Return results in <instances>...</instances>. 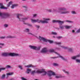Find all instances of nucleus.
Masks as SVG:
<instances>
[{
	"mask_svg": "<svg viewBox=\"0 0 80 80\" xmlns=\"http://www.w3.org/2000/svg\"><path fill=\"white\" fill-rule=\"evenodd\" d=\"M42 20H39L38 19H37L36 20L35 19H31V22L32 23H36V22H38V23H48V21H50V19L47 18H43Z\"/></svg>",
	"mask_w": 80,
	"mask_h": 80,
	"instance_id": "f257e3e1",
	"label": "nucleus"
},
{
	"mask_svg": "<svg viewBox=\"0 0 80 80\" xmlns=\"http://www.w3.org/2000/svg\"><path fill=\"white\" fill-rule=\"evenodd\" d=\"M36 73H42L43 75H46L47 73L45 70L43 69H42L41 70L36 69L35 70L32 71L31 72V74L32 75H33L34 74Z\"/></svg>",
	"mask_w": 80,
	"mask_h": 80,
	"instance_id": "f03ea898",
	"label": "nucleus"
},
{
	"mask_svg": "<svg viewBox=\"0 0 80 80\" xmlns=\"http://www.w3.org/2000/svg\"><path fill=\"white\" fill-rule=\"evenodd\" d=\"M2 56L3 57H8V56H20V54L15 53H11L8 52H3L2 54Z\"/></svg>",
	"mask_w": 80,
	"mask_h": 80,
	"instance_id": "7ed1b4c3",
	"label": "nucleus"
},
{
	"mask_svg": "<svg viewBox=\"0 0 80 80\" xmlns=\"http://www.w3.org/2000/svg\"><path fill=\"white\" fill-rule=\"evenodd\" d=\"M55 43L57 44V45H59L62 48H63V49H65V50H68V51L69 52H73V50L72 48H69L68 47H65L64 46L61 45V42H55Z\"/></svg>",
	"mask_w": 80,
	"mask_h": 80,
	"instance_id": "20e7f679",
	"label": "nucleus"
},
{
	"mask_svg": "<svg viewBox=\"0 0 80 80\" xmlns=\"http://www.w3.org/2000/svg\"><path fill=\"white\" fill-rule=\"evenodd\" d=\"M39 39L40 40H42L44 42H49L50 43H52L53 42V41H51V40H47L46 39H45L43 37H42L41 36H39Z\"/></svg>",
	"mask_w": 80,
	"mask_h": 80,
	"instance_id": "39448f33",
	"label": "nucleus"
},
{
	"mask_svg": "<svg viewBox=\"0 0 80 80\" xmlns=\"http://www.w3.org/2000/svg\"><path fill=\"white\" fill-rule=\"evenodd\" d=\"M8 16H9V14L8 13H3L0 12V17L2 18H7Z\"/></svg>",
	"mask_w": 80,
	"mask_h": 80,
	"instance_id": "423d86ee",
	"label": "nucleus"
},
{
	"mask_svg": "<svg viewBox=\"0 0 80 80\" xmlns=\"http://www.w3.org/2000/svg\"><path fill=\"white\" fill-rule=\"evenodd\" d=\"M48 75L49 77H52V75H53V76L57 75L55 72L51 70L48 71Z\"/></svg>",
	"mask_w": 80,
	"mask_h": 80,
	"instance_id": "0eeeda50",
	"label": "nucleus"
},
{
	"mask_svg": "<svg viewBox=\"0 0 80 80\" xmlns=\"http://www.w3.org/2000/svg\"><path fill=\"white\" fill-rule=\"evenodd\" d=\"M22 15L19 14H17V18H18L19 21H22V22H24V21L26 20H27L28 19V18H23L21 19H20V17L22 16Z\"/></svg>",
	"mask_w": 80,
	"mask_h": 80,
	"instance_id": "6e6552de",
	"label": "nucleus"
},
{
	"mask_svg": "<svg viewBox=\"0 0 80 80\" xmlns=\"http://www.w3.org/2000/svg\"><path fill=\"white\" fill-rule=\"evenodd\" d=\"M54 53H55L56 54V55H57V57H54L52 58H58V57H59V58H61V59H62L63 60H65V58H64L63 57L60 55V54H59V53H58L56 52H54Z\"/></svg>",
	"mask_w": 80,
	"mask_h": 80,
	"instance_id": "1a4fd4ad",
	"label": "nucleus"
},
{
	"mask_svg": "<svg viewBox=\"0 0 80 80\" xmlns=\"http://www.w3.org/2000/svg\"><path fill=\"white\" fill-rule=\"evenodd\" d=\"M29 47L30 48H31V49H33V50H38L40 49V46L37 47L34 46H29Z\"/></svg>",
	"mask_w": 80,
	"mask_h": 80,
	"instance_id": "9d476101",
	"label": "nucleus"
},
{
	"mask_svg": "<svg viewBox=\"0 0 80 80\" xmlns=\"http://www.w3.org/2000/svg\"><path fill=\"white\" fill-rule=\"evenodd\" d=\"M58 12L60 13V14H66L67 13H68L70 12L68 11H58Z\"/></svg>",
	"mask_w": 80,
	"mask_h": 80,
	"instance_id": "9b49d317",
	"label": "nucleus"
},
{
	"mask_svg": "<svg viewBox=\"0 0 80 80\" xmlns=\"http://www.w3.org/2000/svg\"><path fill=\"white\" fill-rule=\"evenodd\" d=\"M52 22L53 23H55V22H58V23H59V24H63V23H64V22H65V21H56V20H53L52 21Z\"/></svg>",
	"mask_w": 80,
	"mask_h": 80,
	"instance_id": "f8f14e48",
	"label": "nucleus"
},
{
	"mask_svg": "<svg viewBox=\"0 0 80 80\" xmlns=\"http://www.w3.org/2000/svg\"><path fill=\"white\" fill-rule=\"evenodd\" d=\"M48 51L47 48H44L42 49L41 52L42 53H46V52H47Z\"/></svg>",
	"mask_w": 80,
	"mask_h": 80,
	"instance_id": "ddd939ff",
	"label": "nucleus"
},
{
	"mask_svg": "<svg viewBox=\"0 0 80 80\" xmlns=\"http://www.w3.org/2000/svg\"><path fill=\"white\" fill-rule=\"evenodd\" d=\"M0 8L1 9H7V7H4L3 6V4L2 3H0Z\"/></svg>",
	"mask_w": 80,
	"mask_h": 80,
	"instance_id": "4468645a",
	"label": "nucleus"
},
{
	"mask_svg": "<svg viewBox=\"0 0 80 80\" xmlns=\"http://www.w3.org/2000/svg\"><path fill=\"white\" fill-rule=\"evenodd\" d=\"M13 75V72H9L6 73L7 77L10 76V75Z\"/></svg>",
	"mask_w": 80,
	"mask_h": 80,
	"instance_id": "2eb2a0df",
	"label": "nucleus"
},
{
	"mask_svg": "<svg viewBox=\"0 0 80 80\" xmlns=\"http://www.w3.org/2000/svg\"><path fill=\"white\" fill-rule=\"evenodd\" d=\"M25 67H27V68H30V67H35L34 66H33V65L32 64H30L27 66H25Z\"/></svg>",
	"mask_w": 80,
	"mask_h": 80,
	"instance_id": "dca6fc26",
	"label": "nucleus"
},
{
	"mask_svg": "<svg viewBox=\"0 0 80 80\" xmlns=\"http://www.w3.org/2000/svg\"><path fill=\"white\" fill-rule=\"evenodd\" d=\"M59 10H66V9L65 8H58Z\"/></svg>",
	"mask_w": 80,
	"mask_h": 80,
	"instance_id": "f3484780",
	"label": "nucleus"
},
{
	"mask_svg": "<svg viewBox=\"0 0 80 80\" xmlns=\"http://www.w3.org/2000/svg\"><path fill=\"white\" fill-rule=\"evenodd\" d=\"M49 52L52 53V52H55V50L53 49H50L49 50Z\"/></svg>",
	"mask_w": 80,
	"mask_h": 80,
	"instance_id": "a211bd4d",
	"label": "nucleus"
},
{
	"mask_svg": "<svg viewBox=\"0 0 80 80\" xmlns=\"http://www.w3.org/2000/svg\"><path fill=\"white\" fill-rule=\"evenodd\" d=\"M64 27L65 28H66L67 29H68V28H70L72 27L70 26H67V25H65L64 26Z\"/></svg>",
	"mask_w": 80,
	"mask_h": 80,
	"instance_id": "6ab92c4d",
	"label": "nucleus"
},
{
	"mask_svg": "<svg viewBox=\"0 0 80 80\" xmlns=\"http://www.w3.org/2000/svg\"><path fill=\"white\" fill-rule=\"evenodd\" d=\"M5 76L6 75L5 74H2L1 77V79H5Z\"/></svg>",
	"mask_w": 80,
	"mask_h": 80,
	"instance_id": "aec40b11",
	"label": "nucleus"
},
{
	"mask_svg": "<svg viewBox=\"0 0 80 80\" xmlns=\"http://www.w3.org/2000/svg\"><path fill=\"white\" fill-rule=\"evenodd\" d=\"M45 10L46 12H52V10L51 9H48L47 8Z\"/></svg>",
	"mask_w": 80,
	"mask_h": 80,
	"instance_id": "412c9836",
	"label": "nucleus"
},
{
	"mask_svg": "<svg viewBox=\"0 0 80 80\" xmlns=\"http://www.w3.org/2000/svg\"><path fill=\"white\" fill-rule=\"evenodd\" d=\"M32 70L31 69H27V71L26 72L27 73H29L30 72H31V71Z\"/></svg>",
	"mask_w": 80,
	"mask_h": 80,
	"instance_id": "4be33fe9",
	"label": "nucleus"
},
{
	"mask_svg": "<svg viewBox=\"0 0 80 80\" xmlns=\"http://www.w3.org/2000/svg\"><path fill=\"white\" fill-rule=\"evenodd\" d=\"M12 1H11L9 2L8 4L7 5V6L8 7H10V5L12 4Z\"/></svg>",
	"mask_w": 80,
	"mask_h": 80,
	"instance_id": "5701e85b",
	"label": "nucleus"
},
{
	"mask_svg": "<svg viewBox=\"0 0 80 80\" xmlns=\"http://www.w3.org/2000/svg\"><path fill=\"white\" fill-rule=\"evenodd\" d=\"M17 4H13L12 5V7H11V8H13L14 7H15L17 6Z\"/></svg>",
	"mask_w": 80,
	"mask_h": 80,
	"instance_id": "b1692460",
	"label": "nucleus"
},
{
	"mask_svg": "<svg viewBox=\"0 0 80 80\" xmlns=\"http://www.w3.org/2000/svg\"><path fill=\"white\" fill-rule=\"evenodd\" d=\"M62 77V76L61 75H58L55 76V78H60Z\"/></svg>",
	"mask_w": 80,
	"mask_h": 80,
	"instance_id": "393cba45",
	"label": "nucleus"
},
{
	"mask_svg": "<svg viewBox=\"0 0 80 80\" xmlns=\"http://www.w3.org/2000/svg\"><path fill=\"white\" fill-rule=\"evenodd\" d=\"M7 38H14V37L12 36H8L6 37Z\"/></svg>",
	"mask_w": 80,
	"mask_h": 80,
	"instance_id": "a878e982",
	"label": "nucleus"
},
{
	"mask_svg": "<svg viewBox=\"0 0 80 80\" xmlns=\"http://www.w3.org/2000/svg\"><path fill=\"white\" fill-rule=\"evenodd\" d=\"M64 27H65V26H62V25L60 26V28H61V29H63Z\"/></svg>",
	"mask_w": 80,
	"mask_h": 80,
	"instance_id": "bb28decb",
	"label": "nucleus"
},
{
	"mask_svg": "<svg viewBox=\"0 0 80 80\" xmlns=\"http://www.w3.org/2000/svg\"><path fill=\"white\" fill-rule=\"evenodd\" d=\"M51 33L52 35H57V33L55 32H52Z\"/></svg>",
	"mask_w": 80,
	"mask_h": 80,
	"instance_id": "cd10ccee",
	"label": "nucleus"
},
{
	"mask_svg": "<svg viewBox=\"0 0 80 80\" xmlns=\"http://www.w3.org/2000/svg\"><path fill=\"white\" fill-rule=\"evenodd\" d=\"M0 48H2V46H4V44L0 43Z\"/></svg>",
	"mask_w": 80,
	"mask_h": 80,
	"instance_id": "c85d7f7f",
	"label": "nucleus"
},
{
	"mask_svg": "<svg viewBox=\"0 0 80 80\" xmlns=\"http://www.w3.org/2000/svg\"><path fill=\"white\" fill-rule=\"evenodd\" d=\"M6 68H0V72L2 71V70H5Z\"/></svg>",
	"mask_w": 80,
	"mask_h": 80,
	"instance_id": "c756f323",
	"label": "nucleus"
},
{
	"mask_svg": "<svg viewBox=\"0 0 80 80\" xmlns=\"http://www.w3.org/2000/svg\"><path fill=\"white\" fill-rule=\"evenodd\" d=\"M76 62L77 63H80V60L79 59H76Z\"/></svg>",
	"mask_w": 80,
	"mask_h": 80,
	"instance_id": "7c9ffc66",
	"label": "nucleus"
},
{
	"mask_svg": "<svg viewBox=\"0 0 80 80\" xmlns=\"http://www.w3.org/2000/svg\"><path fill=\"white\" fill-rule=\"evenodd\" d=\"M56 38L58 39H60V38H62V36H57Z\"/></svg>",
	"mask_w": 80,
	"mask_h": 80,
	"instance_id": "2f4dec72",
	"label": "nucleus"
},
{
	"mask_svg": "<svg viewBox=\"0 0 80 80\" xmlns=\"http://www.w3.org/2000/svg\"><path fill=\"white\" fill-rule=\"evenodd\" d=\"M71 58L72 59H73V60H75V59L77 58L76 57V56H75L72 57Z\"/></svg>",
	"mask_w": 80,
	"mask_h": 80,
	"instance_id": "473e14b6",
	"label": "nucleus"
},
{
	"mask_svg": "<svg viewBox=\"0 0 80 80\" xmlns=\"http://www.w3.org/2000/svg\"><path fill=\"white\" fill-rule=\"evenodd\" d=\"M76 32L78 33H80V28H79L76 31Z\"/></svg>",
	"mask_w": 80,
	"mask_h": 80,
	"instance_id": "72a5a7b5",
	"label": "nucleus"
},
{
	"mask_svg": "<svg viewBox=\"0 0 80 80\" xmlns=\"http://www.w3.org/2000/svg\"><path fill=\"white\" fill-rule=\"evenodd\" d=\"M53 65H54V66H58V64L57 63H54L53 64Z\"/></svg>",
	"mask_w": 80,
	"mask_h": 80,
	"instance_id": "f704fd0d",
	"label": "nucleus"
},
{
	"mask_svg": "<svg viewBox=\"0 0 80 80\" xmlns=\"http://www.w3.org/2000/svg\"><path fill=\"white\" fill-rule=\"evenodd\" d=\"M65 22H68V23H72V21H69L68 20H67L65 21Z\"/></svg>",
	"mask_w": 80,
	"mask_h": 80,
	"instance_id": "c9c22d12",
	"label": "nucleus"
},
{
	"mask_svg": "<svg viewBox=\"0 0 80 80\" xmlns=\"http://www.w3.org/2000/svg\"><path fill=\"white\" fill-rule=\"evenodd\" d=\"M6 68H11V66L10 65H7L6 66Z\"/></svg>",
	"mask_w": 80,
	"mask_h": 80,
	"instance_id": "e433bc0d",
	"label": "nucleus"
},
{
	"mask_svg": "<svg viewBox=\"0 0 80 80\" xmlns=\"http://www.w3.org/2000/svg\"><path fill=\"white\" fill-rule=\"evenodd\" d=\"M63 71L64 72H65V73H66V74H68V72H67L65 71V70H63Z\"/></svg>",
	"mask_w": 80,
	"mask_h": 80,
	"instance_id": "4c0bfd02",
	"label": "nucleus"
},
{
	"mask_svg": "<svg viewBox=\"0 0 80 80\" xmlns=\"http://www.w3.org/2000/svg\"><path fill=\"white\" fill-rule=\"evenodd\" d=\"M72 13V14H76V12H75V11H72L71 12Z\"/></svg>",
	"mask_w": 80,
	"mask_h": 80,
	"instance_id": "58836bf2",
	"label": "nucleus"
},
{
	"mask_svg": "<svg viewBox=\"0 0 80 80\" xmlns=\"http://www.w3.org/2000/svg\"><path fill=\"white\" fill-rule=\"evenodd\" d=\"M4 27H8V25L7 24H5L4 25Z\"/></svg>",
	"mask_w": 80,
	"mask_h": 80,
	"instance_id": "ea45409f",
	"label": "nucleus"
},
{
	"mask_svg": "<svg viewBox=\"0 0 80 80\" xmlns=\"http://www.w3.org/2000/svg\"><path fill=\"white\" fill-rule=\"evenodd\" d=\"M76 58H78L80 57V54H78L76 56Z\"/></svg>",
	"mask_w": 80,
	"mask_h": 80,
	"instance_id": "a19ab883",
	"label": "nucleus"
},
{
	"mask_svg": "<svg viewBox=\"0 0 80 80\" xmlns=\"http://www.w3.org/2000/svg\"><path fill=\"white\" fill-rule=\"evenodd\" d=\"M25 31L27 32H29V29H26Z\"/></svg>",
	"mask_w": 80,
	"mask_h": 80,
	"instance_id": "79ce46f5",
	"label": "nucleus"
},
{
	"mask_svg": "<svg viewBox=\"0 0 80 80\" xmlns=\"http://www.w3.org/2000/svg\"><path fill=\"white\" fill-rule=\"evenodd\" d=\"M37 15L36 14H34L33 15V17L34 18H35V17H37Z\"/></svg>",
	"mask_w": 80,
	"mask_h": 80,
	"instance_id": "37998d69",
	"label": "nucleus"
},
{
	"mask_svg": "<svg viewBox=\"0 0 80 80\" xmlns=\"http://www.w3.org/2000/svg\"><path fill=\"white\" fill-rule=\"evenodd\" d=\"M18 67L19 68H20L21 70L22 69V66H19Z\"/></svg>",
	"mask_w": 80,
	"mask_h": 80,
	"instance_id": "c03bdc74",
	"label": "nucleus"
},
{
	"mask_svg": "<svg viewBox=\"0 0 80 80\" xmlns=\"http://www.w3.org/2000/svg\"><path fill=\"white\" fill-rule=\"evenodd\" d=\"M22 80H27L25 78H22Z\"/></svg>",
	"mask_w": 80,
	"mask_h": 80,
	"instance_id": "a18cd8bd",
	"label": "nucleus"
},
{
	"mask_svg": "<svg viewBox=\"0 0 80 80\" xmlns=\"http://www.w3.org/2000/svg\"><path fill=\"white\" fill-rule=\"evenodd\" d=\"M36 28H40V26H36Z\"/></svg>",
	"mask_w": 80,
	"mask_h": 80,
	"instance_id": "49530a36",
	"label": "nucleus"
},
{
	"mask_svg": "<svg viewBox=\"0 0 80 80\" xmlns=\"http://www.w3.org/2000/svg\"><path fill=\"white\" fill-rule=\"evenodd\" d=\"M5 36L4 37H1V38H5Z\"/></svg>",
	"mask_w": 80,
	"mask_h": 80,
	"instance_id": "de8ad7c7",
	"label": "nucleus"
},
{
	"mask_svg": "<svg viewBox=\"0 0 80 80\" xmlns=\"http://www.w3.org/2000/svg\"><path fill=\"white\" fill-rule=\"evenodd\" d=\"M23 7L24 8H28L27 6H24Z\"/></svg>",
	"mask_w": 80,
	"mask_h": 80,
	"instance_id": "09e8293b",
	"label": "nucleus"
},
{
	"mask_svg": "<svg viewBox=\"0 0 80 80\" xmlns=\"http://www.w3.org/2000/svg\"><path fill=\"white\" fill-rule=\"evenodd\" d=\"M28 34H29V35H33V34H32L31 33H29Z\"/></svg>",
	"mask_w": 80,
	"mask_h": 80,
	"instance_id": "8fccbe9b",
	"label": "nucleus"
},
{
	"mask_svg": "<svg viewBox=\"0 0 80 80\" xmlns=\"http://www.w3.org/2000/svg\"><path fill=\"white\" fill-rule=\"evenodd\" d=\"M54 50H59V48H56L54 49Z\"/></svg>",
	"mask_w": 80,
	"mask_h": 80,
	"instance_id": "3c124183",
	"label": "nucleus"
},
{
	"mask_svg": "<svg viewBox=\"0 0 80 80\" xmlns=\"http://www.w3.org/2000/svg\"><path fill=\"white\" fill-rule=\"evenodd\" d=\"M28 25L30 27H32V25L31 24H28Z\"/></svg>",
	"mask_w": 80,
	"mask_h": 80,
	"instance_id": "603ef678",
	"label": "nucleus"
},
{
	"mask_svg": "<svg viewBox=\"0 0 80 80\" xmlns=\"http://www.w3.org/2000/svg\"><path fill=\"white\" fill-rule=\"evenodd\" d=\"M72 33H74V32H75V31L74 30H72Z\"/></svg>",
	"mask_w": 80,
	"mask_h": 80,
	"instance_id": "864d4df0",
	"label": "nucleus"
},
{
	"mask_svg": "<svg viewBox=\"0 0 80 80\" xmlns=\"http://www.w3.org/2000/svg\"><path fill=\"white\" fill-rule=\"evenodd\" d=\"M6 2H9V0H6Z\"/></svg>",
	"mask_w": 80,
	"mask_h": 80,
	"instance_id": "5fc2aeb1",
	"label": "nucleus"
},
{
	"mask_svg": "<svg viewBox=\"0 0 80 80\" xmlns=\"http://www.w3.org/2000/svg\"><path fill=\"white\" fill-rule=\"evenodd\" d=\"M36 0H32V1H33V2H35V1H36Z\"/></svg>",
	"mask_w": 80,
	"mask_h": 80,
	"instance_id": "6e6d98bb",
	"label": "nucleus"
},
{
	"mask_svg": "<svg viewBox=\"0 0 80 80\" xmlns=\"http://www.w3.org/2000/svg\"><path fill=\"white\" fill-rule=\"evenodd\" d=\"M22 1H25L26 0H22Z\"/></svg>",
	"mask_w": 80,
	"mask_h": 80,
	"instance_id": "4d7b16f0",
	"label": "nucleus"
},
{
	"mask_svg": "<svg viewBox=\"0 0 80 80\" xmlns=\"http://www.w3.org/2000/svg\"><path fill=\"white\" fill-rule=\"evenodd\" d=\"M53 38H55V37L54 36H53Z\"/></svg>",
	"mask_w": 80,
	"mask_h": 80,
	"instance_id": "13d9d810",
	"label": "nucleus"
},
{
	"mask_svg": "<svg viewBox=\"0 0 80 80\" xmlns=\"http://www.w3.org/2000/svg\"><path fill=\"white\" fill-rule=\"evenodd\" d=\"M54 11V9H53Z\"/></svg>",
	"mask_w": 80,
	"mask_h": 80,
	"instance_id": "bf43d9fd",
	"label": "nucleus"
}]
</instances>
